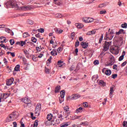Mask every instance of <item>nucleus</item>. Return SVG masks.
I'll list each match as a JSON object with an SVG mask.
<instances>
[{
  "instance_id": "10",
  "label": "nucleus",
  "mask_w": 127,
  "mask_h": 127,
  "mask_svg": "<svg viewBox=\"0 0 127 127\" xmlns=\"http://www.w3.org/2000/svg\"><path fill=\"white\" fill-rule=\"evenodd\" d=\"M10 115H11V117H12V118H13V120H14V121L16 120V119L18 118V112H13Z\"/></svg>"
},
{
  "instance_id": "39",
  "label": "nucleus",
  "mask_w": 127,
  "mask_h": 127,
  "mask_svg": "<svg viewBox=\"0 0 127 127\" xmlns=\"http://www.w3.org/2000/svg\"><path fill=\"white\" fill-rule=\"evenodd\" d=\"M80 118H81V116L74 115V116H72L73 120H76L77 119H80Z\"/></svg>"
},
{
  "instance_id": "28",
  "label": "nucleus",
  "mask_w": 127,
  "mask_h": 127,
  "mask_svg": "<svg viewBox=\"0 0 127 127\" xmlns=\"http://www.w3.org/2000/svg\"><path fill=\"white\" fill-rule=\"evenodd\" d=\"M50 72H51V70L47 67H45V72L46 74H50Z\"/></svg>"
},
{
  "instance_id": "7",
  "label": "nucleus",
  "mask_w": 127,
  "mask_h": 127,
  "mask_svg": "<svg viewBox=\"0 0 127 127\" xmlns=\"http://www.w3.org/2000/svg\"><path fill=\"white\" fill-rule=\"evenodd\" d=\"M114 35H112L110 33L106 32V35L105 36V39L106 40H112L114 38Z\"/></svg>"
},
{
  "instance_id": "23",
  "label": "nucleus",
  "mask_w": 127,
  "mask_h": 127,
  "mask_svg": "<svg viewBox=\"0 0 127 127\" xmlns=\"http://www.w3.org/2000/svg\"><path fill=\"white\" fill-rule=\"evenodd\" d=\"M75 26H76V27L79 29L83 28V27H84V25L82 24L79 23H76Z\"/></svg>"
},
{
  "instance_id": "18",
  "label": "nucleus",
  "mask_w": 127,
  "mask_h": 127,
  "mask_svg": "<svg viewBox=\"0 0 127 127\" xmlns=\"http://www.w3.org/2000/svg\"><path fill=\"white\" fill-rule=\"evenodd\" d=\"M125 55H126V52L123 51L122 56H121L119 58V61H123L124 58H125Z\"/></svg>"
},
{
  "instance_id": "60",
  "label": "nucleus",
  "mask_w": 127,
  "mask_h": 127,
  "mask_svg": "<svg viewBox=\"0 0 127 127\" xmlns=\"http://www.w3.org/2000/svg\"><path fill=\"white\" fill-rule=\"evenodd\" d=\"M88 106H89V104H88V103L87 102L83 103V106L84 107V108H87Z\"/></svg>"
},
{
  "instance_id": "64",
  "label": "nucleus",
  "mask_w": 127,
  "mask_h": 127,
  "mask_svg": "<svg viewBox=\"0 0 127 127\" xmlns=\"http://www.w3.org/2000/svg\"><path fill=\"white\" fill-rule=\"evenodd\" d=\"M20 124H21L20 127H25V126L24 125V124H23V122H22V121H20Z\"/></svg>"
},
{
  "instance_id": "16",
  "label": "nucleus",
  "mask_w": 127,
  "mask_h": 127,
  "mask_svg": "<svg viewBox=\"0 0 127 127\" xmlns=\"http://www.w3.org/2000/svg\"><path fill=\"white\" fill-rule=\"evenodd\" d=\"M64 110L65 111V112L66 113L67 116H69L70 114H71V112L69 111V106H66L64 107Z\"/></svg>"
},
{
  "instance_id": "14",
  "label": "nucleus",
  "mask_w": 127,
  "mask_h": 127,
  "mask_svg": "<svg viewBox=\"0 0 127 127\" xmlns=\"http://www.w3.org/2000/svg\"><path fill=\"white\" fill-rule=\"evenodd\" d=\"M14 120L10 114L6 118V123H10V122H12Z\"/></svg>"
},
{
  "instance_id": "15",
  "label": "nucleus",
  "mask_w": 127,
  "mask_h": 127,
  "mask_svg": "<svg viewBox=\"0 0 127 127\" xmlns=\"http://www.w3.org/2000/svg\"><path fill=\"white\" fill-rule=\"evenodd\" d=\"M8 98V93H5V94H1V99L2 100H5V99H7Z\"/></svg>"
},
{
  "instance_id": "36",
  "label": "nucleus",
  "mask_w": 127,
  "mask_h": 127,
  "mask_svg": "<svg viewBox=\"0 0 127 127\" xmlns=\"http://www.w3.org/2000/svg\"><path fill=\"white\" fill-rule=\"evenodd\" d=\"M104 38V34H102L101 36L99 39V44H101L102 43V41H103V39Z\"/></svg>"
},
{
  "instance_id": "9",
  "label": "nucleus",
  "mask_w": 127,
  "mask_h": 127,
  "mask_svg": "<svg viewBox=\"0 0 127 127\" xmlns=\"http://www.w3.org/2000/svg\"><path fill=\"white\" fill-rule=\"evenodd\" d=\"M53 123H54V121H53V120L51 121L47 120L45 122V124L46 125V126H47V127H49V126H55V124Z\"/></svg>"
},
{
  "instance_id": "41",
  "label": "nucleus",
  "mask_w": 127,
  "mask_h": 127,
  "mask_svg": "<svg viewBox=\"0 0 127 127\" xmlns=\"http://www.w3.org/2000/svg\"><path fill=\"white\" fill-rule=\"evenodd\" d=\"M32 60H33V61L36 62V61H37V60H38V58L35 57V56L33 55V57H32Z\"/></svg>"
},
{
  "instance_id": "51",
  "label": "nucleus",
  "mask_w": 127,
  "mask_h": 127,
  "mask_svg": "<svg viewBox=\"0 0 127 127\" xmlns=\"http://www.w3.org/2000/svg\"><path fill=\"white\" fill-rule=\"evenodd\" d=\"M100 64V62H99V60H95L94 63L93 64L94 65H99V64Z\"/></svg>"
},
{
  "instance_id": "30",
  "label": "nucleus",
  "mask_w": 127,
  "mask_h": 127,
  "mask_svg": "<svg viewBox=\"0 0 127 127\" xmlns=\"http://www.w3.org/2000/svg\"><path fill=\"white\" fill-rule=\"evenodd\" d=\"M30 36V35H29L28 32H25L23 34V38H26V37H29Z\"/></svg>"
},
{
  "instance_id": "52",
  "label": "nucleus",
  "mask_w": 127,
  "mask_h": 127,
  "mask_svg": "<svg viewBox=\"0 0 127 127\" xmlns=\"http://www.w3.org/2000/svg\"><path fill=\"white\" fill-rule=\"evenodd\" d=\"M5 31H6V32H7V33H9L10 32H11V30H10L8 28H6L5 29Z\"/></svg>"
},
{
  "instance_id": "59",
  "label": "nucleus",
  "mask_w": 127,
  "mask_h": 127,
  "mask_svg": "<svg viewBox=\"0 0 127 127\" xmlns=\"http://www.w3.org/2000/svg\"><path fill=\"white\" fill-rule=\"evenodd\" d=\"M123 127H127V121H124L123 123Z\"/></svg>"
},
{
  "instance_id": "4",
  "label": "nucleus",
  "mask_w": 127,
  "mask_h": 127,
  "mask_svg": "<svg viewBox=\"0 0 127 127\" xmlns=\"http://www.w3.org/2000/svg\"><path fill=\"white\" fill-rule=\"evenodd\" d=\"M94 18L91 17H84L82 18V21L85 23H89V22H93Z\"/></svg>"
},
{
  "instance_id": "33",
  "label": "nucleus",
  "mask_w": 127,
  "mask_h": 127,
  "mask_svg": "<svg viewBox=\"0 0 127 127\" xmlns=\"http://www.w3.org/2000/svg\"><path fill=\"white\" fill-rule=\"evenodd\" d=\"M60 95H61V98H64V97H65V91L62 90L60 93Z\"/></svg>"
},
{
  "instance_id": "44",
  "label": "nucleus",
  "mask_w": 127,
  "mask_h": 127,
  "mask_svg": "<svg viewBox=\"0 0 127 127\" xmlns=\"http://www.w3.org/2000/svg\"><path fill=\"white\" fill-rule=\"evenodd\" d=\"M79 45H80V42H79V41H78V40H77L75 42V47H79Z\"/></svg>"
},
{
  "instance_id": "45",
  "label": "nucleus",
  "mask_w": 127,
  "mask_h": 127,
  "mask_svg": "<svg viewBox=\"0 0 127 127\" xmlns=\"http://www.w3.org/2000/svg\"><path fill=\"white\" fill-rule=\"evenodd\" d=\"M121 26H122V28H127V23H124V24H122Z\"/></svg>"
},
{
  "instance_id": "25",
  "label": "nucleus",
  "mask_w": 127,
  "mask_h": 127,
  "mask_svg": "<svg viewBox=\"0 0 127 127\" xmlns=\"http://www.w3.org/2000/svg\"><path fill=\"white\" fill-rule=\"evenodd\" d=\"M24 54H25L26 57L28 59H29V58H30V56H29V52H28V51H27V50L24 51Z\"/></svg>"
},
{
  "instance_id": "1",
  "label": "nucleus",
  "mask_w": 127,
  "mask_h": 127,
  "mask_svg": "<svg viewBox=\"0 0 127 127\" xmlns=\"http://www.w3.org/2000/svg\"><path fill=\"white\" fill-rule=\"evenodd\" d=\"M6 5L7 7H17L18 6L16 4V1L15 0H12L7 1L6 3Z\"/></svg>"
},
{
  "instance_id": "53",
  "label": "nucleus",
  "mask_w": 127,
  "mask_h": 127,
  "mask_svg": "<svg viewBox=\"0 0 127 127\" xmlns=\"http://www.w3.org/2000/svg\"><path fill=\"white\" fill-rule=\"evenodd\" d=\"M63 16L62 14L58 13L56 14V17H58V18H61Z\"/></svg>"
},
{
  "instance_id": "27",
  "label": "nucleus",
  "mask_w": 127,
  "mask_h": 127,
  "mask_svg": "<svg viewBox=\"0 0 127 127\" xmlns=\"http://www.w3.org/2000/svg\"><path fill=\"white\" fill-rule=\"evenodd\" d=\"M53 117V115L52 114H49L47 116V119L48 120L51 121Z\"/></svg>"
},
{
  "instance_id": "29",
  "label": "nucleus",
  "mask_w": 127,
  "mask_h": 127,
  "mask_svg": "<svg viewBox=\"0 0 127 127\" xmlns=\"http://www.w3.org/2000/svg\"><path fill=\"white\" fill-rule=\"evenodd\" d=\"M96 33V31L92 30L90 31L87 33V35H92V34H95Z\"/></svg>"
},
{
  "instance_id": "12",
  "label": "nucleus",
  "mask_w": 127,
  "mask_h": 127,
  "mask_svg": "<svg viewBox=\"0 0 127 127\" xmlns=\"http://www.w3.org/2000/svg\"><path fill=\"white\" fill-rule=\"evenodd\" d=\"M115 86L113 85L112 86L110 87V98H113V94L114 93V92H115Z\"/></svg>"
},
{
  "instance_id": "24",
  "label": "nucleus",
  "mask_w": 127,
  "mask_h": 127,
  "mask_svg": "<svg viewBox=\"0 0 127 127\" xmlns=\"http://www.w3.org/2000/svg\"><path fill=\"white\" fill-rule=\"evenodd\" d=\"M83 110H84V108H83L82 107H79V108L76 109L75 113H76L77 114H78L79 113H82L83 112Z\"/></svg>"
},
{
  "instance_id": "48",
  "label": "nucleus",
  "mask_w": 127,
  "mask_h": 127,
  "mask_svg": "<svg viewBox=\"0 0 127 127\" xmlns=\"http://www.w3.org/2000/svg\"><path fill=\"white\" fill-rule=\"evenodd\" d=\"M26 44V40H25L24 41H21V46H23L24 45H25Z\"/></svg>"
},
{
  "instance_id": "43",
  "label": "nucleus",
  "mask_w": 127,
  "mask_h": 127,
  "mask_svg": "<svg viewBox=\"0 0 127 127\" xmlns=\"http://www.w3.org/2000/svg\"><path fill=\"white\" fill-rule=\"evenodd\" d=\"M60 127H68V124L67 123H63V124H61Z\"/></svg>"
},
{
  "instance_id": "11",
  "label": "nucleus",
  "mask_w": 127,
  "mask_h": 127,
  "mask_svg": "<svg viewBox=\"0 0 127 127\" xmlns=\"http://www.w3.org/2000/svg\"><path fill=\"white\" fill-rule=\"evenodd\" d=\"M13 81H14V78H13V77H11L10 79H7L6 82V86H10L12 83H13Z\"/></svg>"
},
{
  "instance_id": "31",
  "label": "nucleus",
  "mask_w": 127,
  "mask_h": 127,
  "mask_svg": "<svg viewBox=\"0 0 127 127\" xmlns=\"http://www.w3.org/2000/svg\"><path fill=\"white\" fill-rule=\"evenodd\" d=\"M105 74L107 76H110L112 74V70L108 69L105 71Z\"/></svg>"
},
{
  "instance_id": "47",
  "label": "nucleus",
  "mask_w": 127,
  "mask_h": 127,
  "mask_svg": "<svg viewBox=\"0 0 127 127\" xmlns=\"http://www.w3.org/2000/svg\"><path fill=\"white\" fill-rule=\"evenodd\" d=\"M9 42H10L11 45H13V44H14V43H15L14 40L13 39H10L9 40Z\"/></svg>"
},
{
  "instance_id": "38",
  "label": "nucleus",
  "mask_w": 127,
  "mask_h": 127,
  "mask_svg": "<svg viewBox=\"0 0 127 127\" xmlns=\"http://www.w3.org/2000/svg\"><path fill=\"white\" fill-rule=\"evenodd\" d=\"M51 60H52V57H50V58L48 59V60H47V64H49H49H50V63H51Z\"/></svg>"
},
{
  "instance_id": "17",
  "label": "nucleus",
  "mask_w": 127,
  "mask_h": 127,
  "mask_svg": "<svg viewBox=\"0 0 127 127\" xmlns=\"http://www.w3.org/2000/svg\"><path fill=\"white\" fill-rule=\"evenodd\" d=\"M54 30L55 32L57 33L58 34H61V33H62L63 32V30L60 28H55Z\"/></svg>"
},
{
  "instance_id": "61",
  "label": "nucleus",
  "mask_w": 127,
  "mask_h": 127,
  "mask_svg": "<svg viewBox=\"0 0 127 127\" xmlns=\"http://www.w3.org/2000/svg\"><path fill=\"white\" fill-rule=\"evenodd\" d=\"M3 61L5 65H6L7 64V60H6V59H5V58L3 59Z\"/></svg>"
},
{
  "instance_id": "19",
  "label": "nucleus",
  "mask_w": 127,
  "mask_h": 127,
  "mask_svg": "<svg viewBox=\"0 0 127 127\" xmlns=\"http://www.w3.org/2000/svg\"><path fill=\"white\" fill-rule=\"evenodd\" d=\"M125 33H126V31H125V30L123 29H121L119 30V32H116V34H117V35H120V34H125Z\"/></svg>"
},
{
  "instance_id": "58",
  "label": "nucleus",
  "mask_w": 127,
  "mask_h": 127,
  "mask_svg": "<svg viewBox=\"0 0 127 127\" xmlns=\"http://www.w3.org/2000/svg\"><path fill=\"white\" fill-rule=\"evenodd\" d=\"M100 14H106V13H107V11H106V10H104V11L101 10V11H100Z\"/></svg>"
},
{
  "instance_id": "54",
  "label": "nucleus",
  "mask_w": 127,
  "mask_h": 127,
  "mask_svg": "<svg viewBox=\"0 0 127 127\" xmlns=\"http://www.w3.org/2000/svg\"><path fill=\"white\" fill-rule=\"evenodd\" d=\"M53 124H55H55H57V125H59V124H60V120L56 119V122L55 123H53Z\"/></svg>"
},
{
  "instance_id": "40",
  "label": "nucleus",
  "mask_w": 127,
  "mask_h": 127,
  "mask_svg": "<svg viewBox=\"0 0 127 127\" xmlns=\"http://www.w3.org/2000/svg\"><path fill=\"white\" fill-rule=\"evenodd\" d=\"M31 40L32 42H34V43H36V41H37V39L34 37H32Z\"/></svg>"
},
{
  "instance_id": "3",
  "label": "nucleus",
  "mask_w": 127,
  "mask_h": 127,
  "mask_svg": "<svg viewBox=\"0 0 127 127\" xmlns=\"http://www.w3.org/2000/svg\"><path fill=\"white\" fill-rule=\"evenodd\" d=\"M111 45H112V41H105L103 46V51H108L110 49Z\"/></svg>"
},
{
  "instance_id": "6",
  "label": "nucleus",
  "mask_w": 127,
  "mask_h": 127,
  "mask_svg": "<svg viewBox=\"0 0 127 127\" xmlns=\"http://www.w3.org/2000/svg\"><path fill=\"white\" fill-rule=\"evenodd\" d=\"M20 9H21V10H23L24 11H25L26 10H30V9H32V6L30 5H28L23 6H20Z\"/></svg>"
},
{
  "instance_id": "37",
  "label": "nucleus",
  "mask_w": 127,
  "mask_h": 127,
  "mask_svg": "<svg viewBox=\"0 0 127 127\" xmlns=\"http://www.w3.org/2000/svg\"><path fill=\"white\" fill-rule=\"evenodd\" d=\"M58 65L59 66V67H62V66H63V62L59 61L58 62Z\"/></svg>"
},
{
  "instance_id": "46",
  "label": "nucleus",
  "mask_w": 127,
  "mask_h": 127,
  "mask_svg": "<svg viewBox=\"0 0 127 127\" xmlns=\"http://www.w3.org/2000/svg\"><path fill=\"white\" fill-rule=\"evenodd\" d=\"M60 104H62L64 102V97H59Z\"/></svg>"
},
{
  "instance_id": "57",
  "label": "nucleus",
  "mask_w": 127,
  "mask_h": 127,
  "mask_svg": "<svg viewBox=\"0 0 127 127\" xmlns=\"http://www.w3.org/2000/svg\"><path fill=\"white\" fill-rule=\"evenodd\" d=\"M70 71H74L75 70V66L72 65L70 68H69Z\"/></svg>"
},
{
  "instance_id": "20",
  "label": "nucleus",
  "mask_w": 127,
  "mask_h": 127,
  "mask_svg": "<svg viewBox=\"0 0 127 127\" xmlns=\"http://www.w3.org/2000/svg\"><path fill=\"white\" fill-rule=\"evenodd\" d=\"M57 51H56V49H53V51H52V52H51V55L52 56H57Z\"/></svg>"
},
{
  "instance_id": "13",
  "label": "nucleus",
  "mask_w": 127,
  "mask_h": 127,
  "mask_svg": "<svg viewBox=\"0 0 127 127\" xmlns=\"http://www.w3.org/2000/svg\"><path fill=\"white\" fill-rule=\"evenodd\" d=\"M80 45L82 46V48H84V49H86V48H88V46H89V43L82 42L80 43Z\"/></svg>"
},
{
  "instance_id": "26",
  "label": "nucleus",
  "mask_w": 127,
  "mask_h": 127,
  "mask_svg": "<svg viewBox=\"0 0 127 127\" xmlns=\"http://www.w3.org/2000/svg\"><path fill=\"white\" fill-rule=\"evenodd\" d=\"M99 84L100 86H102L103 87H105L107 84L106 82H104V80H101L99 81Z\"/></svg>"
},
{
  "instance_id": "49",
  "label": "nucleus",
  "mask_w": 127,
  "mask_h": 127,
  "mask_svg": "<svg viewBox=\"0 0 127 127\" xmlns=\"http://www.w3.org/2000/svg\"><path fill=\"white\" fill-rule=\"evenodd\" d=\"M80 126H88V122H81L80 123Z\"/></svg>"
},
{
  "instance_id": "22",
  "label": "nucleus",
  "mask_w": 127,
  "mask_h": 127,
  "mask_svg": "<svg viewBox=\"0 0 127 127\" xmlns=\"http://www.w3.org/2000/svg\"><path fill=\"white\" fill-rule=\"evenodd\" d=\"M110 61L111 62L110 65H114V64H115V58H114V56H112L110 57Z\"/></svg>"
},
{
  "instance_id": "21",
  "label": "nucleus",
  "mask_w": 127,
  "mask_h": 127,
  "mask_svg": "<svg viewBox=\"0 0 127 127\" xmlns=\"http://www.w3.org/2000/svg\"><path fill=\"white\" fill-rule=\"evenodd\" d=\"M60 90H61V86H60V85H58L57 87H56L55 93L56 94L59 93V92H60Z\"/></svg>"
},
{
  "instance_id": "62",
  "label": "nucleus",
  "mask_w": 127,
  "mask_h": 127,
  "mask_svg": "<svg viewBox=\"0 0 127 127\" xmlns=\"http://www.w3.org/2000/svg\"><path fill=\"white\" fill-rule=\"evenodd\" d=\"M62 50H63V49L62 47H59L57 50L59 53H60V52H61V51H62Z\"/></svg>"
},
{
  "instance_id": "34",
  "label": "nucleus",
  "mask_w": 127,
  "mask_h": 127,
  "mask_svg": "<svg viewBox=\"0 0 127 127\" xmlns=\"http://www.w3.org/2000/svg\"><path fill=\"white\" fill-rule=\"evenodd\" d=\"M20 68V65L19 64H17L14 68V70L20 71V70H19Z\"/></svg>"
},
{
  "instance_id": "35",
  "label": "nucleus",
  "mask_w": 127,
  "mask_h": 127,
  "mask_svg": "<svg viewBox=\"0 0 127 127\" xmlns=\"http://www.w3.org/2000/svg\"><path fill=\"white\" fill-rule=\"evenodd\" d=\"M27 22L28 24H30V25H32L34 23V22L30 19H28Z\"/></svg>"
},
{
  "instance_id": "50",
  "label": "nucleus",
  "mask_w": 127,
  "mask_h": 127,
  "mask_svg": "<svg viewBox=\"0 0 127 127\" xmlns=\"http://www.w3.org/2000/svg\"><path fill=\"white\" fill-rule=\"evenodd\" d=\"M37 126H38V120H36L34 124V127H37Z\"/></svg>"
},
{
  "instance_id": "32",
  "label": "nucleus",
  "mask_w": 127,
  "mask_h": 127,
  "mask_svg": "<svg viewBox=\"0 0 127 127\" xmlns=\"http://www.w3.org/2000/svg\"><path fill=\"white\" fill-rule=\"evenodd\" d=\"M6 40V39L4 37H0V42L1 43H3V42H4Z\"/></svg>"
},
{
  "instance_id": "63",
  "label": "nucleus",
  "mask_w": 127,
  "mask_h": 127,
  "mask_svg": "<svg viewBox=\"0 0 127 127\" xmlns=\"http://www.w3.org/2000/svg\"><path fill=\"white\" fill-rule=\"evenodd\" d=\"M31 118H32V120H35L36 119V117H33V114L32 113H31Z\"/></svg>"
},
{
  "instance_id": "42",
  "label": "nucleus",
  "mask_w": 127,
  "mask_h": 127,
  "mask_svg": "<svg viewBox=\"0 0 127 127\" xmlns=\"http://www.w3.org/2000/svg\"><path fill=\"white\" fill-rule=\"evenodd\" d=\"M58 118L60 119V121H63V115L62 114L58 115Z\"/></svg>"
},
{
  "instance_id": "2",
  "label": "nucleus",
  "mask_w": 127,
  "mask_h": 127,
  "mask_svg": "<svg viewBox=\"0 0 127 127\" xmlns=\"http://www.w3.org/2000/svg\"><path fill=\"white\" fill-rule=\"evenodd\" d=\"M22 102H23L24 104H26L28 108L32 107V102H31V100H30V99L28 98L25 97L22 98Z\"/></svg>"
},
{
  "instance_id": "55",
  "label": "nucleus",
  "mask_w": 127,
  "mask_h": 127,
  "mask_svg": "<svg viewBox=\"0 0 127 127\" xmlns=\"http://www.w3.org/2000/svg\"><path fill=\"white\" fill-rule=\"evenodd\" d=\"M71 38L72 39V40L74 39V37H75V33L73 32L71 34Z\"/></svg>"
},
{
  "instance_id": "5",
  "label": "nucleus",
  "mask_w": 127,
  "mask_h": 127,
  "mask_svg": "<svg viewBox=\"0 0 127 127\" xmlns=\"http://www.w3.org/2000/svg\"><path fill=\"white\" fill-rule=\"evenodd\" d=\"M40 111H41V104L40 103H38L36 107V109L35 110V113L36 114H38L39 116V114L40 113Z\"/></svg>"
},
{
  "instance_id": "8",
  "label": "nucleus",
  "mask_w": 127,
  "mask_h": 127,
  "mask_svg": "<svg viewBox=\"0 0 127 127\" xmlns=\"http://www.w3.org/2000/svg\"><path fill=\"white\" fill-rule=\"evenodd\" d=\"M81 97V95L78 94H74L71 95V96H69V100H77V99H79V98Z\"/></svg>"
},
{
  "instance_id": "56",
  "label": "nucleus",
  "mask_w": 127,
  "mask_h": 127,
  "mask_svg": "<svg viewBox=\"0 0 127 127\" xmlns=\"http://www.w3.org/2000/svg\"><path fill=\"white\" fill-rule=\"evenodd\" d=\"M112 77L113 79H116L117 77H118V74H113L112 75Z\"/></svg>"
}]
</instances>
